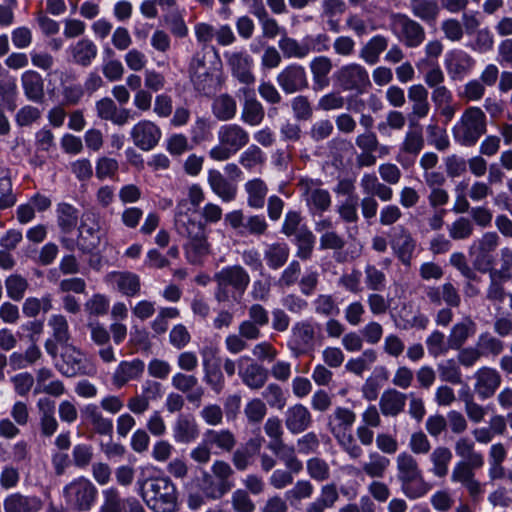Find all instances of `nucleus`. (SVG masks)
Listing matches in <instances>:
<instances>
[{"label":"nucleus","mask_w":512,"mask_h":512,"mask_svg":"<svg viewBox=\"0 0 512 512\" xmlns=\"http://www.w3.org/2000/svg\"><path fill=\"white\" fill-rule=\"evenodd\" d=\"M368 459L362 464L363 472L370 478H383L390 466L389 458L378 452H370Z\"/></svg>","instance_id":"51"},{"label":"nucleus","mask_w":512,"mask_h":512,"mask_svg":"<svg viewBox=\"0 0 512 512\" xmlns=\"http://www.w3.org/2000/svg\"><path fill=\"white\" fill-rule=\"evenodd\" d=\"M73 61L81 66L87 67L96 58L98 48L90 39H81L70 47Z\"/></svg>","instance_id":"42"},{"label":"nucleus","mask_w":512,"mask_h":512,"mask_svg":"<svg viewBox=\"0 0 512 512\" xmlns=\"http://www.w3.org/2000/svg\"><path fill=\"white\" fill-rule=\"evenodd\" d=\"M35 382L34 394L45 393L54 397H60L65 393L64 383L55 378L50 368L42 367L38 369Z\"/></svg>","instance_id":"33"},{"label":"nucleus","mask_w":512,"mask_h":512,"mask_svg":"<svg viewBox=\"0 0 512 512\" xmlns=\"http://www.w3.org/2000/svg\"><path fill=\"white\" fill-rule=\"evenodd\" d=\"M171 384L176 390L186 394V399L189 403L195 404L196 406L201 404L205 390L198 385L196 376L177 372L172 376Z\"/></svg>","instance_id":"24"},{"label":"nucleus","mask_w":512,"mask_h":512,"mask_svg":"<svg viewBox=\"0 0 512 512\" xmlns=\"http://www.w3.org/2000/svg\"><path fill=\"white\" fill-rule=\"evenodd\" d=\"M295 243L297 245L296 256L302 260L310 259L315 244L313 233L309 229L300 231L295 237Z\"/></svg>","instance_id":"63"},{"label":"nucleus","mask_w":512,"mask_h":512,"mask_svg":"<svg viewBox=\"0 0 512 512\" xmlns=\"http://www.w3.org/2000/svg\"><path fill=\"white\" fill-rule=\"evenodd\" d=\"M138 493L155 512H174L177 503L176 487L167 476L139 477Z\"/></svg>","instance_id":"2"},{"label":"nucleus","mask_w":512,"mask_h":512,"mask_svg":"<svg viewBox=\"0 0 512 512\" xmlns=\"http://www.w3.org/2000/svg\"><path fill=\"white\" fill-rule=\"evenodd\" d=\"M48 326L52 335L58 343H67L70 339L69 325L65 316L53 314L49 317Z\"/></svg>","instance_id":"61"},{"label":"nucleus","mask_w":512,"mask_h":512,"mask_svg":"<svg viewBox=\"0 0 512 512\" xmlns=\"http://www.w3.org/2000/svg\"><path fill=\"white\" fill-rule=\"evenodd\" d=\"M494 35L488 27L476 30L466 47L478 54H486L494 48Z\"/></svg>","instance_id":"49"},{"label":"nucleus","mask_w":512,"mask_h":512,"mask_svg":"<svg viewBox=\"0 0 512 512\" xmlns=\"http://www.w3.org/2000/svg\"><path fill=\"white\" fill-rule=\"evenodd\" d=\"M144 369V362L138 358L121 361L112 374L113 386L120 389L130 381L140 379Z\"/></svg>","instance_id":"27"},{"label":"nucleus","mask_w":512,"mask_h":512,"mask_svg":"<svg viewBox=\"0 0 512 512\" xmlns=\"http://www.w3.org/2000/svg\"><path fill=\"white\" fill-rule=\"evenodd\" d=\"M252 13L257 17L265 38L274 39L281 33V27L276 19L269 16L265 7L259 3L254 6Z\"/></svg>","instance_id":"52"},{"label":"nucleus","mask_w":512,"mask_h":512,"mask_svg":"<svg viewBox=\"0 0 512 512\" xmlns=\"http://www.w3.org/2000/svg\"><path fill=\"white\" fill-rule=\"evenodd\" d=\"M58 371L66 377L85 374V356L73 345H66L61 352V359L56 364Z\"/></svg>","instance_id":"23"},{"label":"nucleus","mask_w":512,"mask_h":512,"mask_svg":"<svg viewBox=\"0 0 512 512\" xmlns=\"http://www.w3.org/2000/svg\"><path fill=\"white\" fill-rule=\"evenodd\" d=\"M266 160L265 153L257 146L250 145L245 151L239 156V163L246 170L252 172L261 167Z\"/></svg>","instance_id":"55"},{"label":"nucleus","mask_w":512,"mask_h":512,"mask_svg":"<svg viewBox=\"0 0 512 512\" xmlns=\"http://www.w3.org/2000/svg\"><path fill=\"white\" fill-rule=\"evenodd\" d=\"M474 393L480 400L493 397L502 383V376L498 370L489 366L478 368L474 375Z\"/></svg>","instance_id":"16"},{"label":"nucleus","mask_w":512,"mask_h":512,"mask_svg":"<svg viewBox=\"0 0 512 512\" xmlns=\"http://www.w3.org/2000/svg\"><path fill=\"white\" fill-rule=\"evenodd\" d=\"M212 113L219 121L232 120L237 113L236 100L227 93L218 95L213 100Z\"/></svg>","instance_id":"46"},{"label":"nucleus","mask_w":512,"mask_h":512,"mask_svg":"<svg viewBox=\"0 0 512 512\" xmlns=\"http://www.w3.org/2000/svg\"><path fill=\"white\" fill-rule=\"evenodd\" d=\"M244 96L240 119L249 126L260 125L265 117V110L260 101L255 97L254 91L249 88H241Z\"/></svg>","instance_id":"25"},{"label":"nucleus","mask_w":512,"mask_h":512,"mask_svg":"<svg viewBox=\"0 0 512 512\" xmlns=\"http://www.w3.org/2000/svg\"><path fill=\"white\" fill-rule=\"evenodd\" d=\"M335 77L345 91L363 92L370 85L367 70L357 63L342 66Z\"/></svg>","instance_id":"15"},{"label":"nucleus","mask_w":512,"mask_h":512,"mask_svg":"<svg viewBox=\"0 0 512 512\" xmlns=\"http://www.w3.org/2000/svg\"><path fill=\"white\" fill-rule=\"evenodd\" d=\"M408 8L415 18L428 25L435 24L440 14L436 0H409Z\"/></svg>","instance_id":"38"},{"label":"nucleus","mask_w":512,"mask_h":512,"mask_svg":"<svg viewBox=\"0 0 512 512\" xmlns=\"http://www.w3.org/2000/svg\"><path fill=\"white\" fill-rule=\"evenodd\" d=\"M21 86L25 97L34 103H41L45 97L44 80L35 70H26L21 75Z\"/></svg>","instance_id":"35"},{"label":"nucleus","mask_w":512,"mask_h":512,"mask_svg":"<svg viewBox=\"0 0 512 512\" xmlns=\"http://www.w3.org/2000/svg\"><path fill=\"white\" fill-rule=\"evenodd\" d=\"M408 100L411 103V111L408 114L410 127H415L417 122L428 116L430 103L428 101V90L422 84H414L408 88Z\"/></svg>","instance_id":"20"},{"label":"nucleus","mask_w":512,"mask_h":512,"mask_svg":"<svg viewBox=\"0 0 512 512\" xmlns=\"http://www.w3.org/2000/svg\"><path fill=\"white\" fill-rule=\"evenodd\" d=\"M298 186L310 211L323 213L330 208L331 195L328 190L321 188L318 182L312 179H301Z\"/></svg>","instance_id":"13"},{"label":"nucleus","mask_w":512,"mask_h":512,"mask_svg":"<svg viewBox=\"0 0 512 512\" xmlns=\"http://www.w3.org/2000/svg\"><path fill=\"white\" fill-rule=\"evenodd\" d=\"M285 426L292 434H300L312 424V415L309 409L302 404H294L287 408L284 415Z\"/></svg>","instance_id":"30"},{"label":"nucleus","mask_w":512,"mask_h":512,"mask_svg":"<svg viewBox=\"0 0 512 512\" xmlns=\"http://www.w3.org/2000/svg\"><path fill=\"white\" fill-rule=\"evenodd\" d=\"M365 284L369 290L382 291L386 287L387 279L383 271L375 265L367 264L364 268Z\"/></svg>","instance_id":"62"},{"label":"nucleus","mask_w":512,"mask_h":512,"mask_svg":"<svg viewBox=\"0 0 512 512\" xmlns=\"http://www.w3.org/2000/svg\"><path fill=\"white\" fill-rule=\"evenodd\" d=\"M313 79L314 90H323L329 86V74L333 68L330 58L327 56H317L309 64Z\"/></svg>","instance_id":"39"},{"label":"nucleus","mask_w":512,"mask_h":512,"mask_svg":"<svg viewBox=\"0 0 512 512\" xmlns=\"http://www.w3.org/2000/svg\"><path fill=\"white\" fill-rule=\"evenodd\" d=\"M390 30L395 37L408 48L419 47L425 40L424 27L403 13H392Z\"/></svg>","instance_id":"8"},{"label":"nucleus","mask_w":512,"mask_h":512,"mask_svg":"<svg viewBox=\"0 0 512 512\" xmlns=\"http://www.w3.org/2000/svg\"><path fill=\"white\" fill-rule=\"evenodd\" d=\"M437 369L442 381L451 384L462 383V373L454 359H448L439 363Z\"/></svg>","instance_id":"64"},{"label":"nucleus","mask_w":512,"mask_h":512,"mask_svg":"<svg viewBox=\"0 0 512 512\" xmlns=\"http://www.w3.org/2000/svg\"><path fill=\"white\" fill-rule=\"evenodd\" d=\"M88 421L93 426L96 433L100 435H111L113 431V422L106 418L94 404H88L83 411Z\"/></svg>","instance_id":"50"},{"label":"nucleus","mask_w":512,"mask_h":512,"mask_svg":"<svg viewBox=\"0 0 512 512\" xmlns=\"http://www.w3.org/2000/svg\"><path fill=\"white\" fill-rule=\"evenodd\" d=\"M112 279L117 289L126 296H134L140 290V281L136 274L130 272L113 273Z\"/></svg>","instance_id":"54"},{"label":"nucleus","mask_w":512,"mask_h":512,"mask_svg":"<svg viewBox=\"0 0 512 512\" xmlns=\"http://www.w3.org/2000/svg\"><path fill=\"white\" fill-rule=\"evenodd\" d=\"M454 450L461 461L471 462L475 466L484 465V457L482 453L475 450V443L467 436L459 437L455 444Z\"/></svg>","instance_id":"44"},{"label":"nucleus","mask_w":512,"mask_h":512,"mask_svg":"<svg viewBox=\"0 0 512 512\" xmlns=\"http://www.w3.org/2000/svg\"><path fill=\"white\" fill-rule=\"evenodd\" d=\"M194 214L185 200L178 202L174 225L177 233L187 239L184 244L187 261L193 265H200L210 253V244L207 240L205 225L196 220Z\"/></svg>","instance_id":"1"},{"label":"nucleus","mask_w":512,"mask_h":512,"mask_svg":"<svg viewBox=\"0 0 512 512\" xmlns=\"http://www.w3.org/2000/svg\"><path fill=\"white\" fill-rule=\"evenodd\" d=\"M407 399V394L388 388L380 396L379 410L385 417H397L404 411Z\"/></svg>","instance_id":"32"},{"label":"nucleus","mask_w":512,"mask_h":512,"mask_svg":"<svg viewBox=\"0 0 512 512\" xmlns=\"http://www.w3.org/2000/svg\"><path fill=\"white\" fill-rule=\"evenodd\" d=\"M476 60L463 49L455 48L446 52L444 67L451 80L461 81L475 68Z\"/></svg>","instance_id":"12"},{"label":"nucleus","mask_w":512,"mask_h":512,"mask_svg":"<svg viewBox=\"0 0 512 512\" xmlns=\"http://www.w3.org/2000/svg\"><path fill=\"white\" fill-rule=\"evenodd\" d=\"M211 471L219 482L212 487L208 495L213 499H219L233 487L234 484L230 478L234 472L231 466L222 460L215 461L211 466Z\"/></svg>","instance_id":"34"},{"label":"nucleus","mask_w":512,"mask_h":512,"mask_svg":"<svg viewBox=\"0 0 512 512\" xmlns=\"http://www.w3.org/2000/svg\"><path fill=\"white\" fill-rule=\"evenodd\" d=\"M28 286V281L19 274H12L5 279L7 296L14 301H20L24 297Z\"/></svg>","instance_id":"59"},{"label":"nucleus","mask_w":512,"mask_h":512,"mask_svg":"<svg viewBox=\"0 0 512 512\" xmlns=\"http://www.w3.org/2000/svg\"><path fill=\"white\" fill-rule=\"evenodd\" d=\"M162 137L160 127L151 120L142 119L130 130V138L133 144L142 151L154 149Z\"/></svg>","instance_id":"14"},{"label":"nucleus","mask_w":512,"mask_h":512,"mask_svg":"<svg viewBox=\"0 0 512 512\" xmlns=\"http://www.w3.org/2000/svg\"><path fill=\"white\" fill-rule=\"evenodd\" d=\"M278 47L283 56L287 59H304L306 53L304 50L303 40L298 41L295 38L284 34L278 41Z\"/></svg>","instance_id":"56"},{"label":"nucleus","mask_w":512,"mask_h":512,"mask_svg":"<svg viewBox=\"0 0 512 512\" xmlns=\"http://www.w3.org/2000/svg\"><path fill=\"white\" fill-rule=\"evenodd\" d=\"M356 421L353 410L338 406L328 417V429L342 450L351 458L359 459L363 449L354 439L351 429Z\"/></svg>","instance_id":"4"},{"label":"nucleus","mask_w":512,"mask_h":512,"mask_svg":"<svg viewBox=\"0 0 512 512\" xmlns=\"http://www.w3.org/2000/svg\"><path fill=\"white\" fill-rule=\"evenodd\" d=\"M391 248L402 264L409 266L416 248V241L407 229L400 226L391 240Z\"/></svg>","instance_id":"29"},{"label":"nucleus","mask_w":512,"mask_h":512,"mask_svg":"<svg viewBox=\"0 0 512 512\" xmlns=\"http://www.w3.org/2000/svg\"><path fill=\"white\" fill-rule=\"evenodd\" d=\"M289 255L290 249L286 243L268 244L264 250V259L272 270L281 268L287 262Z\"/></svg>","instance_id":"47"},{"label":"nucleus","mask_w":512,"mask_h":512,"mask_svg":"<svg viewBox=\"0 0 512 512\" xmlns=\"http://www.w3.org/2000/svg\"><path fill=\"white\" fill-rule=\"evenodd\" d=\"M477 348L482 351L483 356H498L504 350V343L499 338L488 332L481 333L478 336Z\"/></svg>","instance_id":"57"},{"label":"nucleus","mask_w":512,"mask_h":512,"mask_svg":"<svg viewBox=\"0 0 512 512\" xmlns=\"http://www.w3.org/2000/svg\"><path fill=\"white\" fill-rule=\"evenodd\" d=\"M215 69L206 62L205 54L197 52L189 64V78L194 89L202 95H210L215 90L217 81Z\"/></svg>","instance_id":"9"},{"label":"nucleus","mask_w":512,"mask_h":512,"mask_svg":"<svg viewBox=\"0 0 512 512\" xmlns=\"http://www.w3.org/2000/svg\"><path fill=\"white\" fill-rule=\"evenodd\" d=\"M208 184L211 190L223 201L231 202L237 194V187L231 184L220 171L211 169L208 171Z\"/></svg>","instance_id":"40"},{"label":"nucleus","mask_w":512,"mask_h":512,"mask_svg":"<svg viewBox=\"0 0 512 512\" xmlns=\"http://www.w3.org/2000/svg\"><path fill=\"white\" fill-rule=\"evenodd\" d=\"M57 223L64 233L71 232L78 222L77 209L68 203H59L57 205Z\"/></svg>","instance_id":"53"},{"label":"nucleus","mask_w":512,"mask_h":512,"mask_svg":"<svg viewBox=\"0 0 512 512\" xmlns=\"http://www.w3.org/2000/svg\"><path fill=\"white\" fill-rule=\"evenodd\" d=\"M214 354V349L210 347H205L201 350L202 355V363L204 376L203 380L207 385L211 387V389L216 393L220 394L225 386V379L217 366H212L209 363L208 356Z\"/></svg>","instance_id":"37"},{"label":"nucleus","mask_w":512,"mask_h":512,"mask_svg":"<svg viewBox=\"0 0 512 512\" xmlns=\"http://www.w3.org/2000/svg\"><path fill=\"white\" fill-rule=\"evenodd\" d=\"M487 119L485 113L476 106H470L462 113L452 128L454 140L461 146H474L486 133Z\"/></svg>","instance_id":"6"},{"label":"nucleus","mask_w":512,"mask_h":512,"mask_svg":"<svg viewBox=\"0 0 512 512\" xmlns=\"http://www.w3.org/2000/svg\"><path fill=\"white\" fill-rule=\"evenodd\" d=\"M218 302L239 303L250 283L248 272L241 265L225 266L214 274Z\"/></svg>","instance_id":"5"},{"label":"nucleus","mask_w":512,"mask_h":512,"mask_svg":"<svg viewBox=\"0 0 512 512\" xmlns=\"http://www.w3.org/2000/svg\"><path fill=\"white\" fill-rule=\"evenodd\" d=\"M96 111L99 118L111 121L118 126H123L133 119V115L129 109H119L114 101L108 97L102 98L96 102Z\"/></svg>","instance_id":"31"},{"label":"nucleus","mask_w":512,"mask_h":512,"mask_svg":"<svg viewBox=\"0 0 512 512\" xmlns=\"http://www.w3.org/2000/svg\"><path fill=\"white\" fill-rule=\"evenodd\" d=\"M218 144L213 146L209 152V157L218 162L230 159L250 140L249 133L238 124H224L217 131Z\"/></svg>","instance_id":"7"},{"label":"nucleus","mask_w":512,"mask_h":512,"mask_svg":"<svg viewBox=\"0 0 512 512\" xmlns=\"http://www.w3.org/2000/svg\"><path fill=\"white\" fill-rule=\"evenodd\" d=\"M227 63L231 68L232 74L239 82L251 85L255 82V76L252 73L254 64L253 58L245 51H234L225 53Z\"/></svg>","instance_id":"22"},{"label":"nucleus","mask_w":512,"mask_h":512,"mask_svg":"<svg viewBox=\"0 0 512 512\" xmlns=\"http://www.w3.org/2000/svg\"><path fill=\"white\" fill-rule=\"evenodd\" d=\"M200 435L199 425L190 414H180L172 426V436L176 443L190 444Z\"/></svg>","instance_id":"26"},{"label":"nucleus","mask_w":512,"mask_h":512,"mask_svg":"<svg viewBox=\"0 0 512 512\" xmlns=\"http://www.w3.org/2000/svg\"><path fill=\"white\" fill-rule=\"evenodd\" d=\"M244 191L247 194V204L253 209L264 207L268 194L267 184L260 178H254L244 184Z\"/></svg>","instance_id":"43"},{"label":"nucleus","mask_w":512,"mask_h":512,"mask_svg":"<svg viewBox=\"0 0 512 512\" xmlns=\"http://www.w3.org/2000/svg\"><path fill=\"white\" fill-rule=\"evenodd\" d=\"M425 344L430 356L437 358L445 355L450 349V344L446 342L444 333L434 330L427 336Z\"/></svg>","instance_id":"58"},{"label":"nucleus","mask_w":512,"mask_h":512,"mask_svg":"<svg viewBox=\"0 0 512 512\" xmlns=\"http://www.w3.org/2000/svg\"><path fill=\"white\" fill-rule=\"evenodd\" d=\"M277 84L286 94L300 92L308 87V78L305 68L292 63L283 68L276 77Z\"/></svg>","instance_id":"18"},{"label":"nucleus","mask_w":512,"mask_h":512,"mask_svg":"<svg viewBox=\"0 0 512 512\" xmlns=\"http://www.w3.org/2000/svg\"><path fill=\"white\" fill-rule=\"evenodd\" d=\"M3 507L4 512H40L43 502L36 495L14 492L5 497Z\"/></svg>","instance_id":"28"},{"label":"nucleus","mask_w":512,"mask_h":512,"mask_svg":"<svg viewBox=\"0 0 512 512\" xmlns=\"http://www.w3.org/2000/svg\"><path fill=\"white\" fill-rule=\"evenodd\" d=\"M238 375L242 382L250 389L257 390L262 388L267 379V370L249 356H241L237 360Z\"/></svg>","instance_id":"19"},{"label":"nucleus","mask_w":512,"mask_h":512,"mask_svg":"<svg viewBox=\"0 0 512 512\" xmlns=\"http://www.w3.org/2000/svg\"><path fill=\"white\" fill-rule=\"evenodd\" d=\"M395 477L401 492L410 500L425 496L430 489L418 460L408 451H402L395 457Z\"/></svg>","instance_id":"3"},{"label":"nucleus","mask_w":512,"mask_h":512,"mask_svg":"<svg viewBox=\"0 0 512 512\" xmlns=\"http://www.w3.org/2000/svg\"><path fill=\"white\" fill-rule=\"evenodd\" d=\"M476 332V323L471 317H464L461 321L455 323L448 335V343L452 350H459L466 341Z\"/></svg>","instance_id":"36"},{"label":"nucleus","mask_w":512,"mask_h":512,"mask_svg":"<svg viewBox=\"0 0 512 512\" xmlns=\"http://www.w3.org/2000/svg\"><path fill=\"white\" fill-rule=\"evenodd\" d=\"M387 47L388 39L383 35H375L361 48L359 57L367 64L374 65Z\"/></svg>","instance_id":"45"},{"label":"nucleus","mask_w":512,"mask_h":512,"mask_svg":"<svg viewBox=\"0 0 512 512\" xmlns=\"http://www.w3.org/2000/svg\"><path fill=\"white\" fill-rule=\"evenodd\" d=\"M424 145L425 140L418 124L415 127L409 126V130L405 132L403 140L399 145L396 161L404 167L413 163L424 148Z\"/></svg>","instance_id":"17"},{"label":"nucleus","mask_w":512,"mask_h":512,"mask_svg":"<svg viewBox=\"0 0 512 512\" xmlns=\"http://www.w3.org/2000/svg\"><path fill=\"white\" fill-rule=\"evenodd\" d=\"M101 241L100 224L96 214L87 212L82 216L79 227V246L84 252L96 249Z\"/></svg>","instance_id":"21"},{"label":"nucleus","mask_w":512,"mask_h":512,"mask_svg":"<svg viewBox=\"0 0 512 512\" xmlns=\"http://www.w3.org/2000/svg\"><path fill=\"white\" fill-rule=\"evenodd\" d=\"M306 470L309 477L317 482H324L330 478V466L322 458L313 457L308 459Z\"/></svg>","instance_id":"60"},{"label":"nucleus","mask_w":512,"mask_h":512,"mask_svg":"<svg viewBox=\"0 0 512 512\" xmlns=\"http://www.w3.org/2000/svg\"><path fill=\"white\" fill-rule=\"evenodd\" d=\"M211 449L216 447L223 452H230L236 445L234 434L228 429L213 430L209 429L204 434Z\"/></svg>","instance_id":"48"},{"label":"nucleus","mask_w":512,"mask_h":512,"mask_svg":"<svg viewBox=\"0 0 512 512\" xmlns=\"http://www.w3.org/2000/svg\"><path fill=\"white\" fill-rule=\"evenodd\" d=\"M317 340V327L308 320L296 322L291 329L288 347L295 356L306 355L314 351Z\"/></svg>","instance_id":"10"},{"label":"nucleus","mask_w":512,"mask_h":512,"mask_svg":"<svg viewBox=\"0 0 512 512\" xmlns=\"http://www.w3.org/2000/svg\"><path fill=\"white\" fill-rule=\"evenodd\" d=\"M96 495V487L84 477L77 478L64 487V496L67 502L79 510H89Z\"/></svg>","instance_id":"11"},{"label":"nucleus","mask_w":512,"mask_h":512,"mask_svg":"<svg viewBox=\"0 0 512 512\" xmlns=\"http://www.w3.org/2000/svg\"><path fill=\"white\" fill-rule=\"evenodd\" d=\"M452 458V452L448 447L437 446L429 455V461L432 465L430 472L437 478H444L448 474Z\"/></svg>","instance_id":"41"}]
</instances>
